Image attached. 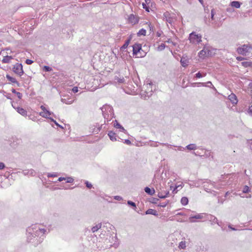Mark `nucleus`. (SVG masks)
Wrapping results in <instances>:
<instances>
[{
	"instance_id": "nucleus-34",
	"label": "nucleus",
	"mask_w": 252,
	"mask_h": 252,
	"mask_svg": "<svg viewBox=\"0 0 252 252\" xmlns=\"http://www.w3.org/2000/svg\"><path fill=\"white\" fill-rule=\"evenodd\" d=\"M178 247L180 249H185L186 248V244L185 241H182L179 244Z\"/></svg>"
},
{
	"instance_id": "nucleus-56",
	"label": "nucleus",
	"mask_w": 252,
	"mask_h": 252,
	"mask_svg": "<svg viewBox=\"0 0 252 252\" xmlns=\"http://www.w3.org/2000/svg\"><path fill=\"white\" fill-rule=\"evenodd\" d=\"M142 5L144 9H145L146 11H149L148 7L147 6L145 3H143Z\"/></svg>"
},
{
	"instance_id": "nucleus-59",
	"label": "nucleus",
	"mask_w": 252,
	"mask_h": 252,
	"mask_svg": "<svg viewBox=\"0 0 252 252\" xmlns=\"http://www.w3.org/2000/svg\"><path fill=\"white\" fill-rule=\"evenodd\" d=\"M248 143L250 144L251 149L252 150V139L249 140Z\"/></svg>"
},
{
	"instance_id": "nucleus-40",
	"label": "nucleus",
	"mask_w": 252,
	"mask_h": 252,
	"mask_svg": "<svg viewBox=\"0 0 252 252\" xmlns=\"http://www.w3.org/2000/svg\"><path fill=\"white\" fill-rule=\"evenodd\" d=\"M66 182L67 183H72L74 181V179L71 177L65 178Z\"/></svg>"
},
{
	"instance_id": "nucleus-2",
	"label": "nucleus",
	"mask_w": 252,
	"mask_h": 252,
	"mask_svg": "<svg viewBox=\"0 0 252 252\" xmlns=\"http://www.w3.org/2000/svg\"><path fill=\"white\" fill-rule=\"evenodd\" d=\"M230 175L228 174L221 175L220 178L219 179V183L212 182L210 180H198L195 181L194 184H189L190 186L199 187L201 184H204V187L206 186V184H209V185L216 189H220L222 188V186H225L227 184H230L231 182H229Z\"/></svg>"
},
{
	"instance_id": "nucleus-9",
	"label": "nucleus",
	"mask_w": 252,
	"mask_h": 252,
	"mask_svg": "<svg viewBox=\"0 0 252 252\" xmlns=\"http://www.w3.org/2000/svg\"><path fill=\"white\" fill-rule=\"evenodd\" d=\"M12 70L15 74L19 76H21L24 74L23 65L21 63H17L14 65Z\"/></svg>"
},
{
	"instance_id": "nucleus-1",
	"label": "nucleus",
	"mask_w": 252,
	"mask_h": 252,
	"mask_svg": "<svg viewBox=\"0 0 252 252\" xmlns=\"http://www.w3.org/2000/svg\"><path fill=\"white\" fill-rule=\"evenodd\" d=\"M47 229L41 224H32L27 229V241L36 246L45 238Z\"/></svg>"
},
{
	"instance_id": "nucleus-25",
	"label": "nucleus",
	"mask_w": 252,
	"mask_h": 252,
	"mask_svg": "<svg viewBox=\"0 0 252 252\" xmlns=\"http://www.w3.org/2000/svg\"><path fill=\"white\" fill-rule=\"evenodd\" d=\"M241 3L238 1H233L230 2V5L236 8H239L241 5Z\"/></svg>"
},
{
	"instance_id": "nucleus-35",
	"label": "nucleus",
	"mask_w": 252,
	"mask_h": 252,
	"mask_svg": "<svg viewBox=\"0 0 252 252\" xmlns=\"http://www.w3.org/2000/svg\"><path fill=\"white\" fill-rule=\"evenodd\" d=\"M251 191L250 188L247 185L244 186L242 189V192L244 193H249Z\"/></svg>"
},
{
	"instance_id": "nucleus-48",
	"label": "nucleus",
	"mask_w": 252,
	"mask_h": 252,
	"mask_svg": "<svg viewBox=\"0 0 252 252\" xmlns=\"http://www.w3.org/2000/svg\"><path fill=\"white\" fill-rule=\"evenodd\" d=\"M26 63L27 64H31L33 63V61L31 60H30V59H27L26 60Z\"/></svg>"
},
{
	"instance_id": "nucleus-30",
	"label": "nucleus",
	"mask_w": 252,
	"mask_h": 252,
	"mask_svg": "<svg viewBox=\"0 0 252 252\" xmlns=\"http://www.w3.org/2000/svg\"><path fill=\"white\" fill-rule=\"evenodd\" d=\"M101 223H98L97 224L95 225V226H93L92 228V231L93 232H95L98 230H99L101 227Z\"/></svg>"
},
{
	"instance_id": "nucleus-19",
	"label": "nucleus",
	"mask_w": 252,
	"mask_h": 252,
	"mask_svg": "<svg viewBox=\"0 0 252 252\" xmlns=\"http://www.w3.org/2000/svg\"><path fill=\"white\" fill-rule=\"evenodd\" d=\"M128 22L132 25H134L138 23V20L137 17L135 16L133 14H130L128 18Z\"/></svg>"
},
{
	"instance_id": "nucleus-52",
	"label": "nucleus",
	"mask_w": 252,
	"mask_h": 252,
	"mask_svg": "<svg viewBox=\"0 0 252 252\" xmlns=\"http://www.w3.org/2000/svg\"><path fill=\"white\" fill-rule=\"evenodd\" d=\"M124 143H125V144H127V145H130L131 144V141L129 140L126 139L125 140Z\"/></svg>"
},
{
	"instance_id": "nucleus-31",
	"label": "nucleus",
	"mask_w": 252,
	"mask_h": 252,
	"mask_svg": "<svg viewBox=\"0 0 252 252\" xmlns=\"http://www.w3.org/2000/svg\"><path fill=\"white\" fill-rule=\"evenodd\" d=\"M186 148L189 150H194L197 149V147H196V145L194 144H190L187 145L186 147Z\"/></svg>"
},
{
	"instance_id": "nucleus-11",
	"label": "nucleus",
	"mask_w": 252,
	"mask_h": 252,
	"mask_svg": "<svg viewBox=\"0 0 252 252\" xmlns=\"http://www.w3.org/2000/svg\"><path fill=\"white\" fill-rule=\"evenodd\" d=\"M40 108L42 110V111L39 113L40 116L43 118L49 119L50 117H49V116L52 115L53 113L52 112H50L49 110H47L46 108V107L43 105H41L40 106Z\"/></svg>"
},
{
	"instance_id": "nucleus-6",
	"label": "nucleus",
	"mask_w": 252,
	"mask_h": 252,
	"mask_svg": "<svg viewBox=\"0 0 252 252\" xmlns=\"http://www.w3.org/2000/svg\"><path fill=\"white\" fill-rule=\"evenodd\" d=\"M201 35L196 34L194 32H192L189 34V39L191 43L193 44H198L201 41Z\"/></svg>"
},
{
	"instance_id": "nucleus-16",
	"label": "nucleus",
	"mask_w": 252,
	"mask_h": 252,
	"mask_svg": "<svg viewBox=\"0 0 252 252\" xmlns=\"http://www.w3.org/2000/svg\"><path fill=\"white\" fill-rule=\"evenodd\" d=\"M66 96L64 95H61V101L63 103H64V104H72L74 100H72V99H70V98L68 97V96H67L66 98H65Z\"/></svg>"
},
{
	"instance_id": "nucleus-50",
	"label": "nucleus",
	"mask_w": 252,
	"mask_h": 252,
	"mask_svg": "<svg viewBox=\"0 0 252 252\" xmlns=\"http://www.w3.org/2000/svg\"><path fill=\"white\" fill-rule=\"evenodd\" d=\"M114 198L115 199H116L117 200H119V201H120V200H122V197L121 196H118V195L115 196L114 197Z\"/></svg>"
},
{
	"instance_id": "nucleus-64",
	"label": "nucleus",
	"mask_w": 252,
	"mask_h": 252,
	"mask_svg": "<svg viewBox=\"0 0 252 252\" xmlns=\"http://www.w3.org/2000/svg\"><path fill=\"white\" fill-rule=\"evenodd\" d=\"M237 59L238 60V61H242V58L241 57H238L237 58Z\"/></svg>"
},
{
	"instance_id": "nucleus-33",
	"label": "nucleus",
	"mask_w": 252,
	"mask_h": 252,
	"mask_svg": "<svg viewBox=\"0 0 252 252\" xmlns=\"http://www.w3.org/2000/svg\"><path fill=\"white\" fill-rule=\"evenodd\" d=\"M188 202V198L186 197H183L181 199V203L184 206L187 205Z\"/></svg>"
},
{
	"instance_id": "nucleus-24",
	"label": "nucleus",
	"mask_w": 252,
	"mask_h": 252,
	"mask_svg": "<svg viewBox=\"0 0 252 252\" xmlns=\"http://www.w3.org/2000/svg\"><path fill=\"white\" fill-rule=\"evenodd\" d=\"M145 214L146 215H153L155 216H157L158 215V212L156 210L152 209H148L146 212Z\"/></svg>"
},
{
	"instance_id": "nucleus-38",
	"label": "nucleus",
	"mask_w": 252,
	"mask_h": 252,
	"mask_svg": "<svg viewBox=\"0 0 252 252\" xmlns=\"http://www.w3.org/2000/svg\"><path fill=\"white\" fill-rule=\"evenodd\" d=\"M115 80L116 82H118L119 83H122L124 82L125 79L124 77L119 78L118 77H115Z\"/></svg>"
},
{
	"instance_id": "nucleus-21",
	"label": "nucleus",
	"mask_w": 252,
	"mask_h": 252,
	"mask_svg": "<svg viewBox=\"0 0 252 252\" xmlns=\"http://www.w3.org/2000/svg\"><path fill=\"white\" fill-rule=\"evenodd\" d=\"M6 78L8 79V80L10 81L11 83L16 84L18 86H20L19 83L16 80V79L15 78H13L8 74L6 75Z\"/></svg>"
},
{
	"instance_id": "nucleus-13",
	"label": "nucleus",
	"mask_w": 252,
	"mask_h": 252,
	"mask_svg": "<svg viewBox=\"0 0 252 252\" xmlns=\"http://www.w3.org/2000/svg\"><path fill=\"white\" fill-rule=\"evenodd\" d=\"M11 105L12 107L17 110V112L20 114L21 115L23 116H26L27 115V112L26 110L23 109V108L20 107H16L13 104V101H11Z\"/></svg>"
},
{
	"instance_id": "nucleus-36",
	"label": "nucleus",
	"mask_w": 252,
	"mask_h": 252,
	"mask_svg": "<svg viewBox=\"0 0 252 252\" xmlns=\"http://www.w3.org/2000/svg\"><path fill=\"white\" fill-rule=\"evenodd\" d=\"M146 34V30L144 29H141L137 32L138 36L145 35Z\"/></svg>"
},
{
	"instance_id": "nucleus-17",
	"label": "nucleus",
	"mask_w": 252,
	"mask_h": 252,
	"mask_svg": "<svg viewBox=\"0 0 252 252\" xmlns=\"http://www.w3.org/2000/svg\"><path fill=\"white\" fill-rule=\"evenodd\" d=\"M228 99L234 105L236 104L238 101L236 95L233 93H231L228 96Z\"/></svg>"
},
{
	"instance_id": "nucleus-42",
	"label": "nucleus",
	"mask_w": 252,
	"mask_h": 252,
	"mask_svg": "<svg viewBox=\"0 0 252 252\" xmlns=\"http://www.w3.org/2000/svg\"><path fill=\"white\" fill-rule=\"evenodd\" d=\"M43 69L46 72H50L52 70V68L49 66H44Z\"/></svg>"
},
{
	"instance_id": "nucleus-8",
	"label": "nucleus",
	"mask_w": 252,
	"mask_h": 252,
	"mask_svg": "<svg viewBox=\"0 0 252 252\" xmlns=\"http://www.w3.org/2000/svg\"><path fill=\"white\" fill-rule=\"evenodd\" d=\"M144 86L146 88L145 92L146 94L145 98L146 97L149 98L152 95L153 90H155V87H154V88L153 89V85L152 82L147 83L146 84H144Z\"/></svg>"
},
{
	"instance_id": "nucleus-58",
	"label": "nucleus",
	"mask_w": 252,
	"mask_h": 252,
	"mask_svg": "<svg viewBox=\"0 0 252 252\" xmlns=\"http://www.w3.org/2000/svg\"><path fill=\"white\" fill-rule=\"evenodd\" d=\"M65 179H66V178H64V177H60V178H59L58 181L59 182H62V181H63V180H65Z\"/></svg>"
},
{
	"instance_id": "nucleus-12",
	"label": "nucleus",
	"mask_w": 252,
	"mask_h": 252,
	"mask_svg": "<svg viewBox=\"0 0 252 252\" xmlns=\"http://www.w3.org/2000/svg\"><path fill=\"white\" fill-rule=\"evenodd\" d=\"M210 52L209 48L205 46L203 49L198 53V56L200 59H204L209 55Z\"/></svg>"
},
{
	"instance_id": "nucleus-10",
	"label": "nucleus",
	"mask_w": 252,
	"mask_h": 252,
	"mask_svg": "<svg viewBox=\"0 0 252 252\" xmlns=\"http://www.w3.org/2000/svg\"><path fill=\"white\" fill-rule=\"evenodd\" d=\"M206 216V214L204 213L197 214L194 216H190L189 218V221L190 222H197L196 220L203 219Z\"/></svg>"
},
{
	"instance_id": "nucleus-63",
	"label": "nucleus",
	"mask_w": 252,
	"mask_h": 252,
	"mask_svg": "<svg viewBox=\"0 0 252 252\" xmlns=\"http://www.w3.org/2000/svg\"><path fill=\"white\" fill-rule=\"evenodd\" d=\"M156 34H157V36L158 37H160L161 36V32H157Z\"/></svg>"
},
{
	"instance_id": "nucleus-29",
	"label": "nucleus",
	"mask_w": 252,
	"mask_h": 252,
	"mask_svg": "<svg viewBox=\"0 0 252 252\" xmlns=\"http://www.w3.org/2000/svg\"><path fill=\"white\" fill-rule=\"evenodd\" d=\"M12 59V57L9 56H4L2 60L3 63H9L11 60Z\"/></svg>"
},
{
	"instance_id": "nucleus-54",
	"label": "nucleus",
	"mask_w": 252,
	"mask_h": 252,
	"mask_svg": "<svg viewBox=\"0 0 252 252\" xmlns=\"http://www.w3.org/2000/svg\"><path fill=\"white\" fill-rule=\"evenodd\" d=\"M167 203H160L158 206L162 207H165L167 205Z\"/></svg>"
},
{
	"instance_id": "nucleus-41",
	"label": "nucleus",
	"mask_w": 252,
	"mask_h": 252,
	"mask_svg": "<svg viewBox=\"0 0 252 252\" xmlns=\"http://www.w3.org/2000/svg\"><path fill=\"white\" fill-rule=\"evenodd\" d=\"M206 75V73H204L203 75H202L200 72H197L196 74H195V77L196 78H201L203 76H205Z\"/></svg>"
},
{
	"instance_id": "nucleus-47",
	"label": "nucleus",
	"mask_w": 252,
	"mask_h": 252,
	"mask_svg": "<svg viewBox=\"0 0 252 252\" xmlns=\"http://www.w3.org/2000/svg\"><path fill=\"white\" fill-rule=\"evenodd\" d=\"M181 63L184 67H186L187 65L186 61L184 60L183 59L181 60Z\"/></svg>"
},
{
	"instance_id": "nucleus-49",
	"label": "nucleus",
	"mask_w": 252,
	"mask_h": 252,
	"mask_svg": "<svg viewBox=\"0 0 252 252\" xmlns=\"http://www.w3.org/2000/svg\"><path fill=\"white\" fill-rule=\"evenodd\" d=\"M72 91L74 93H77L78 92V87H74L72 89Z\"/></svg>"
},
{
	"instance_id": "nucleus-46",
	"label": "nucleus",
	"mask_w": 252,
	"mask_h": 252,
	"mask_svg": "<svg viewBox=\"0 0 252 252\" xmlns=\"http://www.w3.org/2000/svg\"><path fill=\"white\" fill-rule=\"evenodd\" d=\"M85 184H86V187L89 189H91L93 187L92 185L90 183H89L88 181H86Z\"/></svg>"
},
{
	"instance_id": "nucleus-32",
	"label": "nucleus",
	"mask_w": 252,
	"mask_h": 252,
	"mask_svg": "<svg viewBox=\"0 0 252 252\" xmlns=\"http://www.w3.org/2000/svg\"><path fill=\"white\" fill-rule=\"evenodd\" d=\"M184 186V184L183 183H181L179 185H176L175 186V188L173 190V192L174 193H176L178 191V189H181Z\"/></svg>"
},
{
	"instance_id": "nucleus-20",
	"label": "nucleus",
	"mask_w": 252,
	"mask_h": 252,
	"mask_svg": "<svg viewBox=\"0 0 252 252\" xmlns=\"http://www.w3.org/2000/svg\"><path fill=\"white\" fill-rule=\"evenodd\" d=\"M22 173L25 176L29 175L33 176L34 175V171L32 169L25 170L22 171Z\"/></svg>"
},
{
	"instance_id": "nucleus-15",
	"label": "nucleus",
	"mask_w": 252,
	"mask_h": 252,
	"mask_svg": "<svg viewBox=\"0 0 252 252\" xmlns=\"http://www.w3.org/2000/svg\"><path fill=\"white\" fill-rule=\"evenodd\" d=\"M206 219L209 220L212 222L211 224H214V223H217L218 225L220 226L219 222H218V220L217 218L212 215H206Z\"/></svg>"
},
{
	"instance_id": "nucleus-55",
	"label": "nucleus",
	"mask_w": 252,
	"mask_h": 252,
	"mask_svg": "<svg viewBox=\"0 0 252 252\" xmlns=\"http://www.w3.org/2000/svg\"><path fill=\"white\" fill-rule=\"evenodd\" d=\"M49 119L51 120V122H54L56 126H59V124L53 118H50Z\"/></svg>"
},
{
	"instance_id": "nucleus-4",
	"label": "nucleus",
	"mask_w": 252,
	"mask_h": 252,
	"mask_svg": "<svg viewBox=\"0 0 252 252\" xmlns=\"http://www.w3.org/2000/svg\"><path fill=\"white\" fill-rule=\"evenodd\" d=\"M117 242V238L116 237V234H113L112 235H107V237L104 242L106 245L105 247L107 248H110L112 247L116 248L118 246Z\"/></svg>"
},
{
	"instance_id": "nucleus-18",
	"label": "nucleus",
	"mask_w": 252,
	"mask_h": 252,
	"mask_svg": "<svg viewBox=\"0 0 252 252\" xmlns=\"http://www.w3.org/2000/svg\"><path fill=\"white\" fill-rule=\"evenodd\" d=\"M114 126L119 129L120 131L123 132L124 133H126V130L116 120L114 121Z\"/></svg>"
},
{
	"instance_id": "nucleus-62",
	"label": "nucleus",
	"mask_w": 252,
	"mask_h": 252,
	"mask_svg": "<svg viewBox=\"0 0 252 252\" xmlns=\"http://www.w3.org/2000/svg\"><path fill=\"white\" fill-rule=\"evenodd\" d=\"M167 42L169 43H172V44H173L174 45H175V44L174 43H173V42H172V41L169 39L167 41Z\"/></svg>"
},
{
	"instance_id": "nucleus-5",
	"label": "nucleus",
	"mask_w": 252,
	"mask_h": 252,
	"mask_svg": "<svg viewBox=\"0 0 252 252\" xmlns=\"http://www.w3.org/2000/svg\"><path fill=\"white\" fill-rule=\"evenodd\" d=\"M252 51V46L248 44H244L241 47L237 48V52L241 55L247 56Z\"/></svg>"
},
{
	"instance_id": "nucleus-28",
	"label": "nucleus",
	"mask_w": 252,
	"mask_h": 252,
	"mask_svg": "<svg viewBox=\"0 0 252 252\" xmlns=\"http://www.w3.org/2000/svg\"><path fill=\"white\" fill-rule=\"evenodd\" d=\"M196 84L199 85H202L204 87H210V88H211L212 87H213L212 82L210 81H208L206 83L199 82V83H196Z\"/></svg>"
},
{
	"instance_id": "nucleus-37",
	"label": "nucleus",
	"mask_w": 252,
	"mask_h": 252,
	"mask_svg": "<svg viewBox=\"0 0 252 252\" xmlns=\"http://www.w3.org/2000/svg\"><path fill=\"white\" fill-rule=\"evenodd\" d=\"M11 92L14 93V94H15L17 97H18V98L19 99H21L22 97V94L21 93H20V92H18L17 91H16V90L14 89H12L11 90Z\"/></svg>"
},
{
	"instance_id": "nucleus-57",
	"label": "nucleus",
	"mask_w": 252,
	"mask_h": 252,
	"mask_svg": "<svg viewBox=\"0 0 252 252\" xmlns=\"http://www.w3.org/2000/svg\"><path fill=\"white\" fill-rule=\"evenodd\" d=\"M186 147H183L182 146H178V150L183 151L185 150Z\"/></svg>"
},
{
	"instance_id": "nucleus-60",
	"label": "nucleus",
	"mask_w": 252,
	"mask_h": 252,
	"mask_svg": "<svg viewBox=\"0 0 252 252\" xmlns=\"http://www.w3.org/2000/svg\"><path fill=\"white\" fill-rule=\"evenodd\" d=\"M5 96L8 99H11V98L10 97V94H8L6 95H5Z\"/></svg>"
},
{
	"instance_id": "nucleus-44",
	"label": "nucleus",
	"mask_w": 252,
	"mask_h": 252,
	"mask_svg": "<svg viewBox=\"0 0 252 252\" xmlns=\"http://www.w3.org/2000/svg\"><path fill=\"white\" fill-rule=\"evenodd\" d=\"M127 204L129 206L133 207L136 208V204L131 201L128 200L127 201Z\"/></svg>"
},
{
	"instance_id": "nucleus-39",
	"label": "nucleus",
	"mask_w": 252,
	"mask_h": 252,
	"mask_svg": "<svg viewBox=\"0 0 252 252\" xmlns=\"http://www.w3.org/2000/svg\"><path fill=\"white\" fill-rule=\"evenodd\" d=\"M165 45L163 43H161L160 45L158 47V50L159 51H162L165 48Z\"/></svg>"
},
{
	"instance_id": "nucleus-3",
	"label": "nucleus",
	"mask_w": 252,
	"mask_h": 252,
	"mask_svg": "<svg viewBox=\"0 0 252 252\" xmlns=\"http://www.w3.org/2000/svg\"><path fill=\"white\" fill-rule=\"evenodd\" d=\"M101 110L105 119V123L108 124L109 122L112 119L114 116L113 107L109 105L105 104L101 108Z\"/></svg>"
},
{
	"instance_id": "nucleus-27",
	"label": "nucleus",
	"mask_w": 252,
	"mask_h": 252,
	"mask_svg": "<svg viewBox=\"0 0 252 252\" xmlns=\"http://www.w3.org/2000/svg\"><path fill=\"white\" fill-rule=\"evenodd\" d=\"M144 190L147 194L151 195H153L155 192V189H151L147 187L145 188Z\"/></svg>"
},
{
	"instance_id": "nucleus-23",
	"label": "nucleus",
	"mask_w": 252,
	"mask_h": 252,
	"mask_svg": "<svg viewBox=\"0 0 252 252\" xmlns=\"http://www.w3.org/2000/svg\"><path fill=\"white\" fill-rule=\"evenodd\" d=\"M108 135L111 141H115L117 140L116 134L114 132L112 131H109Z\"/></svg>"
},
{
	"instance_id": "nucleus-61",
	"label": "nucleus",
	"mask_w": 252,
	"mask_h": 252,
	"mask_svg": "<svg viewBox=\"0 0 252 252\" xmlns=\"http://www.w3.org/2000/svg\"><path fill=\"white\" fill-rule=\"evenodd\" d=\"M228 227L232 230H237L235 228L232 227L230 225H228Z\"/></svg>"
},
{
	"instance_id": "nucleus-51",
	"label": "nucleus",
	"mask_w": 252,
	"mask_h": 252,
	"mask_svg": "<svg viewBox=\"0 0 252 252\" xmlns=\"http://www.w3.org/2000/svg\"><path fill=\"white\" fill-rule=\"evenodd\" d=\"M5 167L4 163L0 162V170H2Z\"/></svg>"
},
{
	"instance_id": "nucleus-45",
	"label": "nucleus",
	"mask_w": 252,
	"mask_h": 252,
	"mask_svg": "<svg viewBox=\"0 0 252 252\" xmlns=\"http://www.w3.org/2000/svg\"><path fill=\"white\" fill-rule=\"evenodd\" d=\"M248 113L249 115L252 116V104L249 106L248 110Z\"/></svg>"
},
{
	"instance_id": "nucleus-14",
	"label": "nucleus",
	"mask_w": 252,
	"mask_h": 252,
	"mask_svg": "<svg viewBox=\"0 0 252 252\" xmlns=\"http://www.w3.org/2000/svg\"><path fill=\"white\" fill-rule=\"evenodd\" d=\"M133 48V54L134 55H137L140 51H142L141 45L140 44L135 43L132 46Z\"/></svg>"
},
{
	"instance_id": "nucleus-43",
	"label": "nucleus",
	"mask_w": 252,
	"mask_h": 252,
	"mask_svg": "<svg viewBox=\"0 0 252 252\" xmlns=\"http://www.w3.org/2000/svg\"><path fill=\"white\" fill-rule=\"evenodd\" d=\"M57 176H58V174L57 173H47V177L48 178L57 177Z\"/></svg>"
},
{
	"instance_id": "nucleus-26",
	"label": "nucleus",
	"mask_w": 252,
	"mask_h": 252,
	"mask_svg": "<svg viewBox=\"0 0 252 252\" xmlns=\"http://www.w3.org/2000/svg\"><path fill=\"white\" fill-rule=\"evenodd\" d=\"M131 39V37L129 36L126 41L124 44L121 47V50H124L126 49L129 45L130 41Z\"/></svg>"
},
{
	"instance_id": "nucleus-7",
	"label": "nucleus",
	"mask_w": 252,
	"mask_h": 252,
	"mask_svg": "<svg viewBox=\"0 0 252 252\" xmlns=\"http://www.w3.org/2000/svg\"><path fill=\"white\" fill-rule=\"evenodd\" d=\"M163 19L165 20L169 24H172L176 21L175 15L173 13H170L166 11L163 14Z\"/></svg>"
},
{
	"instance_id": "nucleus-53",
	"label": "nucleus",
	"mask_w": 252,
	"mask_h": 252,
	"mask_svg": "<svg viewBox=\"0 0 252 252\" xmlns=\"http://www.w3.org/2000/svg\"><path fill=\"white\" fill-rule=\"evenodd\" d=\"M211 19L213 20H214V15H215V13H214V9H212V10H211Z\"/></svg>"
},
{
	"instance_id": "nucleus-22",
	"label": "nucleus",
	"mask_w": 252,
	"mask_h": 252,
	"mask_svg": "<svg viewBox=\"0 0 252 252\" xmlns=\"http://www.w3.org/2000/svg\"><path fill=\"white\" fill-rule=\"evenodd\" d=\"M169 192V191L167 190L164 191H161L158 192V196L160 198H165L168 196Z\"/></svg>"
}]
</instances>
